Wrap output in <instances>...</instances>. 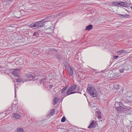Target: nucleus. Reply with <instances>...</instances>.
Instances as JSON below:
<instances>
[{
    "instance_id": "f257e3e1",
    "label": "nucleus",
    "mask_w": 132,
    "mask_h": 132,
    "mask_svg": "<svg viewBox=\"0 0 132 132\" xmlns=\"http://www.w3.org/2000/svg\"><path fill=\"white\" fill-rule=\"evenodd\" d=\"M87 90L88 93L92 97H94L96 96V90L94 87L92 85L88 84Z\"/></svg>"
},
{
    "instance_id": "f03ea898",
    "label": "nucleus",
    "mask_w": 132,
    "mask_h": 132,
    "mask_svg": "<svg viewBox=\"0 0 132 132\" xmlns=\"http://www.w3.org/2000/svg\"><path fill=\"white\" fill-rule=\"evenodd\" d=\"M44 24L43 23L41 20L40 21L34 22L28 26L29 27L36 29L40 28L44 26Z\"/></svg>"
},
{
    "instance_id": "7ed1b4c3",
    "label": "nucleus",
    "mask_w": 132,
    "mask_h": 132,
    "mask_svg": "<svg viewBox=\"0 0 132 132\" xmlns=\"http://www.w3.org/2000/svg\"><path fill=\"white\" fill-rule=\"evenodd\" d=\"M130 65L124 63L119 67V70L120 73H128L127 71L130 69Z\"/></svg>"
},
{
    "instance_id": "20e7f679",
    "label": "nucleus",
    "mask_w": 132,
    "mask_h": 132,
    "mask_svg": "<svg viewBox=\"0 0 132 132\" xmlns=\"http://www.w3.org/2000/svg\"><path fill=\"white\" fill-rule=\"evenodd\" d=\"M76 87L77 86L75 85L71 86L67 91L66 93L67 95L77 93V91H73L76 88Z\"/></svg>"
},
{
    "instance_id": "39448f33",
    "label": "nucleus",
    "mask_w": 132,
    "mask_h": 132,
    "mask_svg": "<svg viewBox=\"0 0 132 132\" xmlns=\"http://www.w3.org/2000/svg\"><path fill=\"white\" fill-rule=\"evenodd\" d=\"M119 105V106L117 107L116 106V110L118 111H119V112H122L123 111H125V110H126L127 111H128V110H129L130 109L128 107L125 106V108H123L121 106V105H122V104L120 102L117 103Z\"/></svg>"
},
{
    "instance_id": "423d86ee",
    "label": "nucleus",
    "mask_w": 132,
    "mask_h": 132,
    "mask_svg": "<svg viewBox=\"0 0 132 132\" xmlns=\"http://www.w3.org/2000/svg\"><path fill=\"white\" fill-rule=\"evenodd\" d=\"M37 79L39 80V82L41 84H45V82L46 81V78L42 75L37 76Z\"/></svg>"
},
{
    "instance_id": "0eeeda50",
    "label": "nucleus",
    "mask_w": 132,
    "mask_h": 132,
    "mask_svg": "<svg viewBox=\"0 0 132 132\" xmlns=\"http://www.w3.org/2000/svg\"><path fill=\"white\" fill-rule=\"evenodd\" d=\"M53 19L52 15H50L48 16L46 18L43 19L41 20L42 21H43V23L44 24V23L45 22L51 21L52 20V19Z\"/></svg>"
},
{
    "instance_id": "6e6552de",
    "label": "nucleus",
    "mask_w": 132,
    "mask_h": 132,
    "mask_svg": "<svg viewBox=\"0 0 132 132\" xmlns=\"http://www.w3.org/2000/svg\"><path fill=\"white\" fill-rule=\"evenodd\" d=\"M20 70L19 69H14L12 72V74L15 76L19 77L20 76L19 73L20 72Z\"/></svg>"
},
{
    "instance_id": "1a4fd4ad",
    "label": "nucleus",
    "mask_w": 132,
    "mask_h": 132,
    "mask_svg": "<svg viewBox=\"0 0 132 132\" xmlns=\"http://www.w3.org/2000/svg\"><path fill=\"white\" fill-rule=\"evenodd\" d=\"M12 117L16 119H19L21 116L19 114L16 113H13L12 114Z\"/></svg>"
},
{
    "instance_id": "9d476101",
    "label": "nucleus",
    "mask_w": 132,
    "mask_h": 132,
    "mask_svg": "<svg viewBox=\"0 0 132 132\" xmlns=\"http://www.w3.org/2000/svg\"><path fill=\"white\" fill-rule=\"evenodd\" d=\"M118 5H121L124 7H127L128 6V3L125 2L121 1L119 2Z\"/></svg>"
},
{
    "instance_id": "9b49d317",
    "label": "nucleus",
    "mask_w": 132,
    "mask_h": 132,
    "mask_svg": "<svg viewBox=\"0 0 132 132\" xmlns=\"http://www.w3.org/2000/svg\"><path fill=\"white\" fill-rule=\"evenodd\" d=\"M68 70L69 73V74L70 75H71L73 74V70L72 67H69L68 68Z\"/></svg>"
},
{
    "instance_id": "f8f14e48",
    "label": "nucleus",
    "mask_w": 132,
    "mask_h": 132,
    "mask_svg": "<svg viewBox=\"0 0 132 132\" xmlns=\"http://www.w3.org/2000/svg\"><path fill=\"white\" fill-rule=\"evenodd\" d=\"M96 122L95 121H93L90 124V126L88 127V128H95L96 126Z\"/></svg>"
},
{
    "instance_id": "ddd939ff",
    "label": "nucleus",
    "mask_w": 132,
    "mask_h": 132,
    "mask_svg": "<svg viewBox=\"0 0 132 132\" xmlns=\"http://www.w3.org/2000/svg\"><path fill=\"white\" fill-rule=\"evenodd\" d=\"M126 96V97L128 98H130L132 97V92H128L125 93L124 95Z\"/></svg>"
},
{
    "instance_id": "4468645a",
    "label": "nucleus",
    "mask_w": 132,
    "mask_h": 132,
    "mask_svg": "<svg viewBox=\"0 0 132 132\" xmlns=\"http://www.w3.org/2000/svg\"><path fill=\"white\" fill-rule=\"evenodd\" d=\"M119 16L122 18H128L130 17V15L129 14H119Z\"/></svg>"
},
{
    "instance_id": "2eb2a0df",
    "label": "nucleus",
    "mask_w": 132,
    "mask_h": 132,
    "mask_svg": "<svg viewBox=\"0 0 132 132\" xmlns=\"http://www.w3.org/2000/svg\"><path fill=\"white\" fill-rule=\"evenodd\" d=\"M93 28V26L92 25L90 24L88 25L86 27L85 30H90Z\"/></svg>"
},
{
    "instance_id": "dca6fc26",
    "label": "nucleus",
    "mask_w": 132,
    "mask_h": 132,
    "mask_svg": "<svg viewBox=\"0 0 132 132\" xmlns=\"http://www.w3.org/2000/svg\"><path fill=\"white\" fill-rule=\"evenodd\" d=\"M125 51L123 50H122L120 51H118L117 52V54L119 55H122L125 53Z\"/></svg>"
},
{
    "instance_id": "f3484780",
    "label": "nucleus",
    "mask_w": 132,
    "mask_h": 132,
    "mask_svg": "<svg viewBox=\"0 0 132 132\" xmlns=\"http://www.w3.org/2000/svg\"><path fill=\"white\" fill-rule=\"evenodd\" d=\"M52 16H53V18L55 19V18H57V17L58 16H61L62 15V13H61V12L57 14L56 15H54L52 14Z\"/></svg>"
},
{
    "instance_id": "a211bd4d",
    "label": "nucleus",
    "mask_w": 132,
    "mask_h": 132,
    "mask_svg": "<svg viewBox=\"0 0 132 132\" xmlns=\"http://www.w3.org/2000/svg\"><path fill=\"white\" fill-rule=\"evenodd\" d=\"M27 77L29 80H31L33 79V76L32 75L30 74H28Z\"/></svg>"
},
{
    "instance_id": "6ab92c4d",
    "label": "nucleus",
    "mask_w": 132,
    "mask_h": 132,
    "mask_svg": "<svg viewBox=\"0 0 132 132\" xmlns=\"http://www.w3.org/2000/svg\"><path fill=\"white\" fill-rule=\"evenodd\" d=\"M58 100V99L57 97H56L54 98V99L53 102V104L54 105H55L57 103V102Z\"/></svg>"
},
{
    "instance_id": "aec40b11",
    "label": "nucleus",
    "mask_w": 132,
    "mask_h": 132,
    "mask_svg": "<svg viewBox=\"0 0 132 132\" xmlns=\"http://www.w3.org/2000/svg\"><path fill=\"white\" fill-rule=\"evenodd\" d=\"M16 104H15V105H14L13 104V105L12 106V110L14 112H16L17 111V109L16 108L15 109H14V108H13V107L14 106L16 107H17Z\"/></svg>"
},
{
    "instance_id": "412c9836",
    "label": "nucleus",
    "mask_w": 132,
    "mask_h": 132,
    "mask_svg": "<svg viewBox=\"0 0 132 132\" xmlns=\"http://www.w3.org/2000/svg\"><path fill=\"white\" fill-rule=\"evenodd\" d=\"M56 57L57 59L59 60L60 59H63V58H62V57L61 55L59 54L56 55Z\"/></svg>"
},
{
    "instance_id": "4be33fe9",
    "label": "nucleus",
    "mask_w": 132,
    "mask_h": 132,
    "mask_svg": "<svg viewBox=\"0 0 132 132\" xmlns=\"http://www.w3.org/2000/svg\"><path fill=\"white\" fill-rule=\"evenodd\" d=\"M68 86H66L64 87V88H63L61 91V93H64L65 91V90L67 89V88L68 87Z\"/></svg>"
},
{
    "instance_id": "5701e85b",
    "label": "nucleus",
    "mask_w": 132,
    "mask_h": 132,
    "mask_svg": "<svg viewBox=\"0 0 132 132\" xmlns=\"http://www.w3.org/2000/svg\"><path fill=\"white\" fill-rule=\"evenodd\" d=\"M98 118L99 119H100L102 118V116L101 115V113L100 112H99L98 113Z\"/></svg>"
},
{
    "instance_id": "b1692460",
    "label": "nucleus",
    "mask_w": 132,
    "mask_h": 132,
    "mask_svg": "<svg viewBox=\"0 0 132 132\" xmlns=\"http://www.w3.org/2000/svg\"><path fill=\"white\" fill-rule=\"evenodd\" d=\"M16 131L18 132H24L23 129L21 128L17 129Z\"/></svg>"
},
{
    "instance_id": "393cba45",
    "label": "nucleus",
    "mask_w": 132,
    "mask_h": 132,
    "mask_svg": "<svg viewBox=\"0 0 132 132\" xmlns=\"http://www.w3.org/2000/svg\"><path fill=\"white\" fill-rule=\"evenodd\" d=\"M119 2H113L112 3V4L115 5H118Z\"/></svg>"
},
{
    "instance_id": "a878e982",
    "label": "nucleus",
    "mask_w": 132,
    "mask_h": 132,
    "mask_svg": "<svg viewBox=\"0 0 132 132\" xmlns=\"http://www.w3.org/2000/svg\"><path fill=\"white\" fill-rule=\"evenodd\" d=\"M51 112L50 113V114L51 115H52L53 114L55 113V110L54 109H52L51 111Z\"/></svg>"
},
{
    "instance_id": "bb28decb",
    "label": "nucleus",
    "mask_w": 132,
    "mask_h": 132,
    "mask_svg": "<svg viewBox=\"0 0 132 132\" xmlns=\"http://www.w3.org/2000/svg\"><path fill=\"white\" fill-rule=\"evenodd\" d=\"M66 118L64 116L63 117L61 120V122H65V121Z\"/></svg>"
},
{
    "instance_id": "cd10ccee",
    "label": "nucleus",
    "mask_w": 132,
    "mask_h": 132,
    "mask_svg": "<svg viewBox=\"0 0 132 132\" xmlns=\"http://www.w3.org/2000/svg\"><path fill=\"white\" fill-rule=\"evenodd\" d=\"M16 81L17 82H20L22 80V79H21L20 78H18L16 79Z\"/></svg>"
},
{
    "instance_id": "c85d7f7f",
    "label": "nucleus",
    "mask_w": 132,
    "mask_h": 132,
    "mask_svg": "<svg viewBox=\"0 0 132 132\" xmlns=\"http://www.w3.org/2000/svg\"><path fill=\"white\" fill-rule=\"evenodd\" d=\"M33 35L34 36H37L38 35V32H34L33 33Z\"/></svg>"
},
{
    "instance_id": "c756f323",
    "label": "nucleus",
    "mask_w": 132,
    "mask_h": 132,
    "mask_svg": "<svg viewBox=\"0 0 132 132\" xmlns=\"http://www.w3.org/2000/svg\"><path fill=\"white\" fill-rule=\"evenodd\" d=\"M53 87V85H48L47 86V87L51 88H52Z\"/></svg>"
},
{
    "instance_id": "7c9ffc66",
    "label": "nucleus",
    "mask_w": 132,
    "mask_h": 132,
    "mask_svg": "<svg viewBox=\"0 0 132 132\" xmlns=\"http://www.w3.org/2000/svg\"><path fill=\"white\" fill-rule=\"evenodd\" d=\"M118 57V56H115L113 57V59L114 60H115L117 59Z\"/></svg>"
},
{
    "instance_id": "2f4dec72",
    "label": "nucleus",
    "mask_w": 132,
    "mask_h": 132,
    "mask_svg": "<svg viewBox=\"0 0 132 132\" xmlns=\"http://www.w3.org/2000/svg\"><path fill=\"white\" fill-rule=\"evenodd\" d=\"M67 13V11H66L62 12V15H64L66 14Z\"/></svg>"
},
{
    "instance_id": "473e14b6",
    "label": "nucleus",
    "mask_w": 132,
    "mask_h": 132,
    "mask_svg": "<svg viewBox=\"0 0 132 132\" xmlns=\"http://www.w3.org/2000/svg\"><path fill=\"white\" fill-rule=\"evenodd\" d=\"M120 92L121 93H120V94H122V92H123V91H122V90H120Z\"/></svg>"
},
{
    "instance_id": "72a5a7b5",
    "label": "nucleus",
    "mask_w": 132,
    "mask_h": 132,
    "mask_svg": "<svg viewBox=\"0 0 132 132\" xmlns=\"http://www.w3.org/2000/svg\"><path fill=\"white\" fill-rule=\"evenodd\" d=\"M15 97H16V93L15 89Z\"/></svg>"
},
{
    "instance_id": "f704fd0d",
    "label": "nucleus",
    "mask_w": 132,
    "mask_h": 132,
    "mask_svg": "<svg viewBox=\"0 0 132 132\" xmlns=\"http://www.w3.org/2000/svg\"><path fill=\"white\" fill-rule=\"evenodd\" d=\"M11 110L10 108H9L7 110V111H10Z\"/></svg>"
},
{
    "instance_id": "c9c22d12",
    "label": "nucleus",
    "mask_w": 132,
    "mask_h": 132,
    "mask_svg": "<svg viewBox=\"0 0 132 132\" xmlns=\"http://www.w3.org/2000/svg\"><path fill=\"white\" fill-rule=\"evenodd\" d=\"M111 73L110 72L108 73V75H110V74H111Z\"/></svg>"
},
{
    "instance_id": "e433bc0d",
    "label": "nucleus",
    "mask_w": 132,
    "mask_h": 132,
    "mask_svg": "<svg viewBox=\"0 0 132 132\" xmlns=\"http://www.w3.org/2000/svg\"><path fill=\"white\" fill-rule=\"evenodd\" d=\"M130 123H131V125H132V121L130 122Z\"/></svg>"
},
{
    "instance_id": "4c0bfd02",
    "label": "nucleus",
    "mask_w": 132,
    "mask_h": 132,
    "mask_svg": "<svg viewBox=\"0 0 132 132\" xmlns=\"http://www.w3.org/2000/svg\"><path fill=\"white\" fill-rule=\"evenodd\" d=\"M2 68V66H0V68Z\"/></svg>"
},
{
    "instance_id": "58836bf2",
    "label": "nucleus",
    "mask_w": 132,
    "mask_h": 132,
    "mask_svg": "<svg viewBox=\"0 0 132 132\" xmlns=\"http://www.w3.org/2000/svg\"><path fill=\"white\" fill-rule=\"evenodd\" d=\"M130 57H132V55H130Z\"/></svg>"
},
{
    "instance_id": "ea45409f",
    "label": "nucleus",
    "mask_w": 132,
    "mask_h": 132,
    "mask_svg": "<svg viewBox=\"0 0 132 132\" xmlns=\"http://www.w3.org/2000/svg\"><path fill=\"white\" fill-rule=\"evenodd\" d=\"M112 76H110V77H112Z\"/></svg>"
},
{
    "instance_id": "a19ab883",
    "label": "nucleus",
    "mask_w": 132,
    "mask_h": 132,
    "mask_svg": "<svg viewBox=\"0 0 132 132\" xmlns=\"http://www.w3.org/2000/svg\"><path fill=\"white\" fill-rule=\"evenodd\" d=\"M126 96H124V97H126Z\"/></svg>"
},
{
    "instance_id": "79ce46f5",
    "label": "nucleus",
    "mask_w": 132,
    "mask_h": 132,
    "mask_svg": "<svg viewBox=\"0 0 132 132\" xmlns=\"http://www.w3.org/2000/svg\"><path fill=\"white\" fill-rule=\"evenodd\" d=\"M126 96H124V97H126Z\"/></svg>"
}]
</instances>
